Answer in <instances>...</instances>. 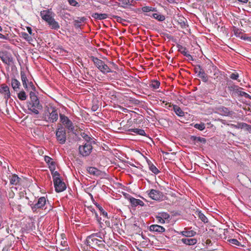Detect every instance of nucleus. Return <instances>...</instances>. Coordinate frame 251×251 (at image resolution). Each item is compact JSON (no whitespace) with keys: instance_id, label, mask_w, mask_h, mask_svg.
<instances>
[{"instance_id":"16","label":"nucleus","mask_w":251,"mask_h":251,"mask_svg":"<svg viewBox=\"0 0 251 251\" xmlns=\"http://www.w3.org/2000/svg\"><path fill=\"white\" fill-rule=\"evenodd\" d=\"M10 183L11 185H17L21 184L22 178L17 175L13 174L9 176Z\"/></svg>"},{"instance_id":"52","label":"nucleus","mask_w":251,"mask_h":251,"mask_svg":"<svg viewBox=\"0 0 251 251\" xmlns=\"http://www.w3.org/2000/svg\"><path fill=\"white\" fill-rule=\"evenodd\" d=\"M156 219L157 220L158 222L160 224H163L165 223V221L163 219H161L160 216L158 214L156 217Z\"/></svg>"},{"instance_id":"54","label":"nucleus","mask_w":251,"mask_h":251,"mask_svg":"<svg viewBox=\"0 0 251 251\" xmlns=\"http://www.w3.org/2000/svg\"><path fill=\"white\" fill-rule=\"evenodd\" d=\"M240 96L244 97L246 98H251L250 96L245 92L243 91V90H242Z\"/></svg>"},{"instance_id":"17","label":"nucleus","mask_w":251,"mask_h":251,"mask_svg":"<svg viewBox=\"0 0 251 251\" xmlns=\"http://www.w3.org/2000/svg\"><path fill=\"white\" fill-rule=\"evenodd\" d=\"M150 230L158 233H163L165 231V229L163 226L158 225H152L150 226Z\"/></svg>"},{"instance_id":"2","label":"nucleus","mask_w":251,"mask_h":251,"mask_svg":"<svg viewBox=\"0 0 251 251\" xmlns=\"http://www.w3.org/2000/svg\"><path fill=\"white\" fill-rule=\"evenodd\" d=\"M51 208L52 207L50 205H49V207L47 206L46 199L44 197L40 198L38 200L37 202L31 206L33 212L36 211L38 209H44L47 211H50Z\"/></svg>"},{"instance_id":"53","label":"nucleus","mask_w":251,"mask_h":251,"mask_svg":"<svg viewBox=\"0 0 251 251\" xmlns=\"http://www.w3.org/2000/svg\"><path fill=\"white\" fill-rule=\"evenodd\" d=\"M69 3L72 6H75L78 4V2L75 0H68Z\"/></svg>"},{"instance_id":"29","label":"nucleus","mask_w":251,"mask_h":251,"mask_svg":"<svg viewBox=\"0 0 251 251\" xmlns=\"http://www.w3.org/2000/svg\"><path fill=\"white\" fill-rule=\"evenodd\" d=\"M180 234L185 237H191L194 236L196 234V232L194 230H187L186 228L180 232Z\"/></svg>"},{"instance_id":"30","label":"nucleus","mask_w":251,"mask_h":251,"mask_svg":"<svg viewBox=\"0 0 251 251\" xmlns=\"http://www.w3.org/2000/svg\"><path fill=\"white\" fill-rule=\"evenodd\" d=\"M91 58L95 66L100 70V68L101 66L103 64L104 62L94 56H91Z\"/></svg>"},{"instance_id":"63","label":"nucleus","mask_w":251,"mask_h":251,"mask_svg":"<svg viewBox=\"0 0 251 251\" xmlns=\"http://www.w3.org/2000/svg\"><path fill=\"white\" fill-rule=\"evenodd\" d=\"M27 30L29 34H32V29L30 27H27Z\"/></svg>"},{"instance_id":"24","label":"nucleus","mask_w":251,"mask_h":251,"mask_svg":"<svg viewBox=\"0 0 251 251\" xmlns=\"http://www.w3.org/2000/svg\"><path fill=\"white\" fill-rule=\"evenodd\" d=\"M21 80L23 83V85L25 89H28V85L27 82H28V79L26 77L25 73L24 71H21Z\"/></svg>"},{"instance_id":"39","label":"nucleus","mask_w":251,"mask_h":251,"mask_svg":"<svg viewBox=\"0 0 251 251\" xmlns=\"http://www.w3.org/2000/svg\"><path fill=\"white\" fill-rule=\"evenodd\" d=\"M158 215L160 216V218L163 219L164 220L166 221L167 220L169 221V219L170 217L169 214H168L166 212H161L158 213Z\"/></svg>"},{"instance_id":"60","label":"nucleus","mask_w":251,"mask_h":251,"mask_svg":"<svg viewBox=\"0 0 251 251\" xmlns=\"http://www.w3.org/2000/svg\"><path fill=\"white\" fill-rule=\"evenodd\" d=\"M96 217H97V221H98V222L99 223L100 226L101 227V224L102 223L101 222V218H99L98 216V214H96Z\"/></svg>"},{"instance_id":"36","label":"nucleus","mask_w":251,"mask_h":251,"mask_svg":"<svg viewBox=\"0 0 251 251\" xmlns=\"http://www.w3.org/2000/svg\"><path fill=\"white\" fill-rule=\"evenodd\" d=\"M99 70L100 72H101L102 73H103V74H106V73H108L112 72V71L111 70V69L104 63L101 66V68H100Z\"/></svg>"},{"instance_id":"46","label":"nucleus","mask_w":251,"mask_h":251,"mask_svg":"<svg viewBox=\"0 0 251 251\" xmlns=\"http://www.w3.org/2000/svg\"><path fill=\"white\" fill-rule=\"evenodd\" d=\"M22 37L26 41L30 42L32 41V38L27 33L25 32L22 33Z\"/></svg>"},{"instance_id":"35","label":"nucleus","mask_w":251,"mask_h":251,"mask_svg":"<svg viewBox=\"0 0 251 251\" xmlns=\"http://www.w3.org/2000/svg\"><path fill=\"white\" fill-rule=\"evenodd\" d=\"M149 16L151 17H152L156 20H157L158 21L162 22L165 20V16L163 15H161L159 13H153L152 15H149Z\"/></svg>"},{"instance_id":"31","label":"nucleus","mask_w":251,"mask_h":251,"mask_svg":"<svg viewBox=\"0 0 251 251\" xmlns=\"http://www.w3.org/2000/svg\"><path fill=\"white\" fill-rule=\"evenodd\" d=\"M121 2V7L124 8H127L128 6L133 5L135 0H119Z\"/></svg>"},{"instance_id":"20","label":"nucleus","mask_w":251,"mask_h":251,"mask_svg":"<svg viewBox=\"0 0 251 251\" xmlns=\"http://www.w3.org/2000/svg\"><path fill=\"white\" fill-rule=\"evenodd\" d=\"M233 126L234 127H235L236 128H242V129L244 128L247 131H248L250 132H251V126L248 125L246 123H238L237 125H234Z\"/></svg>"},{"instance_id":"14","label":"nucleus","mask_w":251,"mask_h":251,"mask_svg":"<svg viewBox=\"0 0 251 251\" xmlns=\"http://www.w3.org/2000/svg\"><path fill=\"white\" fill-rule=\"evenodd\" d=\"M149 195L152 200L156 201L160 200L162 197V193L154 189H151L149 193Z\"/></svg>"},{"instance_id":"10","label":"nucleus","mask_w":251,"mask_h":251,"mask_svg":"<svg viewBox=\"0 0 251 251\" xmlns=\"http://www.w3.org/2000/svg\"><path fill=\"white\" fill-rule=\"evenodd\" d=\"M0 93L6 100H8L10 98L11 94L9 88L5 84H2L0 86Z\"/></svg>"},{"instance_id":"42","label":"nucleus","mask_w":251,"mask_h":251,"mask_svg":"<svg viewBox=\"0 0 251 251\" xmlns=\"http://www.w3.org/2000/svg\"><path fill=\"white\" fill-rule=\"evenodd\" d=\"M198 76L200 77L205 82H207L208 80V76L204 72L201 74H198Z\"/></svg>"},{"instance_id":"64","label":"nucleus","mask_w":251,"mask_h":251,"mask_svg":"<svg viewBox=\"0 0 251 251\" xmlns=\"http://www.w3.org/2000/svg\"><path fill=\"white\" fill-rule=\"evenodd\" d=\"M5 112H2L3 114L5 115L9 116L10 115L9 111H4Z\"/></svg>"},{"instance_id":"28","label":"nucleus","mask_w":251,"mask_h":251,"mask_svg":"<svg viewBox=\"0 0 251 251\" xmlns=\"http://www.w3.org/2000/svg\"><path fill=\"white\" fill-rule=\"evenodd\" d=\"M86 19L84 17H78L74 21V25L75 28H79L82 25Z\"/></svg>"},{"instance_id":"15","label":"nucleus","mask_w":251,"mask_h":251,"mask_svg":"<svg viewBox=\"0 0 251 251\" xmlns=\"http://www.w3.org/2000/svg\"><path fill=\"white\" fill-rule=\"evenodd\" d=\"M52 13L49 10H45L41 11L40 16L42 18L48 23L53 17L51 16Z\"/></svg>"},{"instance_id":"48","label":"nucleus","mask_w":251,"mask_h":251,"mask_svg":"<svg viewBox=\"0 0 251 251\" xmlns=\"http://www.w3.org/2000/svg\"><path fill=\"white\" fill-rule=\"evenodd\" d=\"M194 127L200 130H203L205 128V125L203 123L196 124L194 125Z\"/></svg>"},{"instance_id":"22","label":"nucleus","mask_w":251,"mask_h":251,"mask_svg":"<svg viewBox=\"0 0 251 251\" xmlns=\"http://www.w3.org/2000/svg\"><path fill=\"white\" fill-rule=\"evenodd\" d=\"M47 23L51 29L57 30L60 28V25L58 23L56 22L53 18H52Z\"/></svg>"},{"instance_id":"34","label":"nucleus","mask_w":251,"mask_h":251,"mask_svg":"<svg viewBox=\"0 0 251 251\" xmlns=\"http://www.w3.org/2000/svg\"><path fill=\"white\" fill-rule=\"evenodd\" d=\"M177 22L178 24L182 28H186L188 26L187 24V20L184 17L179 18V19L177 20Z\"/></svg>"},{"instance_id":"9","label":"nucleus","mask_w":251,"mask_h":251,"mask_svg":"<svg viewBox=\"0 0 251 251\" xmlns=\"http://www.w3.org/2000/svg\"><path fill=\"white\" fill-rule=\"evenodd\" d=\"M44 118L47 121L54 122L58 119V114L56 111H52L51 113H50L49 111H47Z\"/></svg>"},{"instance_id":"41","label":"nucleus","mask_w":251,"mask_h":251,"mask_svg":"<svg viewBox=\"0 0 251 251\" xmlns=\"http://www.w3.org/2000/svg\"><path fill=\"white\" fill-rule=\"evenodd\" d=\"M96 205L100 211L101 215H102L104 217L108 218L107 213L103 210L102 207L99 204H96Z\"/></svg>"},{"instance_id":"49","label":"nucleus","mask_w":251,"mask_h":251,"mask_svg":"<svg viewBox=\"0 0 251 251\" xmlns=\"http://www.w3.org/2000/svg\"><path fill=\"white\" fill-rule=\"evenodd\" d=\"M53 171L54 170L52 171V175L53 179V182H55V180L60 179V178L59 177V174L57 171L53 172Z\"/></svg>"},{"instance_id":"32","label":"nucleus","mask_w":251,"mask_h":251,"mask_svg":"<svg viewBox=\"0 0 251 251\" xmlns=\"http://www.w3.org/2000/svg\"><path fill=\"white\" fill-rule=\"evenodd\" d=\"M92 17L97 20H101L106 19L107 15L106 14L95 13L92 15Z\"/></svg>"},{"instance_id":"19","label":"nucleus","mask_w":251,"mask_h":251,"mask_svg":"<svg viewBox=\"0 0 251 251\" xmlns=\"http://www.w3.org/2000/svg\"><path fill=\"white\" fill-rule=\"evenodd\" d=\"M45 161L49 165L50 169L51 171L55 170V163L53 161L51 158L48 156H45Z\"/></svg>"},{"instance_id":"61","label":"nucleus","mask_w":251,"mask_h":251,"mask_svg":"<svg viewBox=\"0 0 251 251\" xmlns=\"http://www.w3.org/2000/svg\"><path fill=\"white\" fill-rule=\"evenodd\" d=\"M204 72V71L203 69L200 66V68H199V74H201V73H203Z\"/></svg>"},{"instance_id":"21","label":"nucleus","mask_w":251,"mask_h":251,"mask_svg":"<svg viewBox=\"0 0 251 251\" xmlns=\"http://www.w3.org/2000/svg\"><path fill=\"white\" fill-rule=\"evenodd\" d=\"M21 86L20 82L16 78L11 79V86L14 91L17 92L20 89Z\"/></svg>"},{"instance_id":"11","label":"nucleus","mask_w":251,"mask_h":251,"mask_svg":"<svg viewBox=\"0 0 251 251\" xmlns=\"http://www.w3.org/2000/svg\"><path fill=\"white\" fill-rule=\"evenodd\" d=\"M53 182L55 191L57 192H61L66 189V184L61 180V179L55 180V182Z\"/></svg>"},{"instance_id":"47","label":"nucleus","mask_w":251,"mask_h":251,"mask_svg":"<svg viewBox=\"0 0 251 251\" xmlns=\"http://www.w3.org/2000/svg\"><path fill=\"white\" fill-rule=\"evenodd\" d=\"M142 11L144 12H148L150 11H154L155 9L151 6H144L142 7Z\"/></svg>"},{"instance_id":"44","label":"nucleus","mask_w":251,"mask_h":251,"mask_svg":"<svg viewBox=\"0 0 251 251\" xmlns=\"http://www.w3.org/2000/svg\"><path fill=\"white\" fill-rule=\"evenodd\" d=\"M198 216L200 218V219L203 222H204V223H207L208 222V219L207 218L205 217V216L202 213H201V211H199L198 212Z\"/></svg>"},{"instance_id":"25","label":"nucleus","mask_w":251,"mask_h":251,"mask_svg":"<svg viewBox=\"0 0 251 251\" xmlns=\"http://www.w3.org/2000/svg\"><path fill=\"white\" fill-rule=\"evenodd\" d=\"M87 171L90 175H92L95 176H100L101 174V171L96 168L90 167L87 168Z\"/></svg>"},{"instance_id":"3","label":"nucleus","mask_w":251,"mask_h":251,"mask_svg":"<svg viewBox=\"0 0 251 251\" xmlns=\"http://www.w3.org/2000/svg\"><path fill=\"white\" fill-rule=\"evenodd\" d=\"M24 197H19L16 198L11 197L9 199V204L11 207L13 209L14 208H17L19 210H20L21 206L24 204ZM27 198L25 197V199Z\"/></svg>"},{"instance_id":"43","label":"nucleus","mask_w":251,"mask_h":251,"mask_svg":"<svg viewBox=\"0 0 251 251\" xmlns=\"http://www.w3.org/2000/svg\"><path fill=\"white\" fill-rule=\"evenodd\" d=\"M192 138L196 142H201L203 144H205L206 143V139L202 137L193 136Z\"/></svg>"},{"instance_id":"58","label":"nucleus","mask_w":251,"mask_h":251,"mask_svg":"<svg viewBox=\"0 0 251 251\" xmlns=\"http://www.w3.org/2000/svg\"><path fill=\"white\" fill-rule=\"evenodd\" d=\"M113 17L115 18V19H116L117 21L118 22L121 23L122 21L123 20V19L121 18L120 17L117 16H113Z\"/></svg>"},{"instance_id":"23","label":"nucleus","mask_w":251,"mask_h":251,"mask_svg":"<svg viewBox=\"0 0 251 251\" xmlns=\"http://www.w3.org/2000/svg\"><path fill=\"white\" fill-rule=\"evenodd\" d=\"M160 82L159 81L156 79L151 80L149 83V87L153 90H155L159 88Z\"/></svg>"},{"instance_id":"37","label":"nucleus","mask_w":251,"mask_h":251,"mask_svg":"<svg viewBox=\"0 0 251 251\" xmlns=\"http://www.w3.org/2000/svg\"><path fill=\"white\" fill-rule=\"evenodd\" d=\"M150 170L156 175L159 173L158 169L151 162H148Z\"/></svg>"},{"instance_id":"38","label":"nucleus","mask_w":251,"mask_h":251,"mask_svg":"<svg viewBox=\"0 0 251 251\" xmlns=\"http://www.w3.org/2000/svg\"><path fill=\"white\" fill-rule=\"evenodd\" d=\"M18 98L21 100H25L27 99V95L25 92L22 90L18 93Z\"/></svg>"},{"instance_id":"51","label":"nucleus","mask_w":251,"mask_h":251,"mask_svg":"<svg viewBox=\"0 0 251 251\" xmlns=\"http://www.w3.org/2000/svg\"><path fill=\"white\" fill-rule=\"evenodd\" d=\"M228 241L230 243L235 245L239 246L240 245L239 242L236 239H231Z\"/></svg>"},{"instance_id":"59","label":"nucleus","mask_w":251,"mask_h":251,"mask_svg":"<svg viewBox=\"0 0 251 251\" xmlns=\"http://www.w3.org/2000/svg\"><path fill=\"white\" fill-rule=\"evenodd\" d=\"M90 236H94V237H95L96 238L99 237L101 240H102V238L100 236V234L99 233H93V234H91Z\"/></svg>"},{"instance_id":"50","label":"nucleus","mask_w":251,"mask_h":251,"mask_svg":"<svg viewBox=\"0 0 251 251\" xmlns=\"http://www.w3.org/2000/svg\"><path fill=\"white\" fill-rule=\"evenodd\" d=\"M229 77L233 80H237L239 77V74L237 73H232L230 74Z\"/></svg>"},{"instance_id":"56","label":"nucleus","mask_w":251,"mask_h":251,"mask_svg":"<svg viewBox=\"0 0 251 251\" xmlns=\"http://www.w3.org/2000/svg\"><path fill=\"white\" fill-rule=\"evenodd\" d=\"M233 31H234V34L236 36H239V34L241 33V31L238 28H234L233 29Z\"/></svg>"},{"instance_id":"1","label":"nucleus","mask_w":251,"mask_h":251,"mask_svg":"<svg viewBox=\"0 0 251 251\" xmlns=\"http://www.w3.org/2000/svg\"><path fill=\"white\" fill-rule=\"evenodd\" d=\"M104 241L101 239H98L94 236H89L86 239V243L88 246L93 248L102 249L104 247Z\"/></svg>"},{"instance_id":"4","label":"nucleus","mask_w":251,"mask_h":251,"mask_svg":"<svg viewBox=\"0 0 251 251\" xmlns=\"http://www.w3.org/2000/svg\"><path fill=\"white\" fill-rule=\"evenodd\" d=\"M92 150V146L90 143H86L79 147V152L82 156H88L91 153Z\"/></svg>"},{"instance_id":"5","label":"nucleus","mask_w":251,"mask_h":251,"mask_svg":"<svg viewBox=\"0 0 251 251\" xmlns=\"http://www.w3.org/2000/svg\"><path fill=\"white\" fill-rule=\"evenodd\" d=\"M56 136L60 144H63L66 140V131L62 126L58 128L56 131Z\"/></svg>"},{"instance_id":"18","label":"nucleus","mask_w":251,"mask_h":251,"mask_svg":"<svg viewBox=\"0 0 251 251\" xmlns=\"http://www.w3.org/2000/svg\"><path fill=\"white\" fill-rule=\"evenodd\" d=\"M129 201L132 206H137V205L143 206L144 205V203L143 201L133 197L129 198Z\"/></svg>"},{"instance_id":"13","label":"nucleus","mask_w":251,"mask_h":251,"mask_svg":"<svg viewBox=\"0 0 251 251\" xmlns=\"http://www.w3.org/2000/svg\"><path fill=\"white\" fill-rule=\"evenodd\" d=\"M228 88L231 95L235 97L240 96L242 90H243L242 88L240 87L237 85L228 86Z\"/></svg>"},{"instance_id":"6","label":"nucleus","mask_w":251,"mask_h":251,"mask_svg":"<svg viewBox=\"0 0 251 251\" xmlns=\"http://www.w3.org/2000/svg\"><path fill=\"white\" fill-rule=\"evenodd\" d=\"M0 58L4 63L8 65L13 62L12 55L7 51H0Z\"/></svg>"},{"instance_id":"12","label":"nucleus","mask_w":251,"mask_h":251,"mask_svg":"<svg viewBox=\"0 0 251 251\" xmlns=\"http://www.w3.org/2000/svg\"><path fill=\"white\" fill-rule=\"evenodd\" d=\"M228 88L231 95L235 97L240 96L242 90H243L242 88L240 87L237 85L228 86Z\"/></svg>"},{"instance_id":"57","label":"nucleus","mask_w":251,"mask_h":251,"mask_svg":"<svg viewBox=\"0 0 251 251\" xmlns=\"http://www.w3.org/2000/svg\"><path fill=\"white\" fill-rule=\"evenodd\" d=\"M199 68H200V65H196L195 68H194V71L196 73L199 74Z\"/></svg>"},{"instance_id":"26","label":"nucleus","mask_w":251,"mask_h":251,"mask_svg":"<svg viewBox=\"0 0 251 251\" xmlns=\"http://www.w3.org/2000/svg\"><path fill=\"white\" fill-rule=\"evenodd\" d=\"M181 241L185 245L191 246L195 245L197 242V240L195 238H182Z\"/></svg>"},{"instance_id":"45","label":"nucleus","mask_w":251,"mask_h":251,"mask_svg":"<svg viewBox=\"0 0 251 251\" xmlns=\"http://www.w3.org/2000/svg\"><path fill=\"white\" fill-rule=\"evenodd\" d=\"M28 85V89H25L26 91H36V88L34 86L33 82H27Z\"/></svg>"},{"instance_id":"7","label":"nucleus","mask_w":251,"mask_h":251,"mask_svg":"<svg viewBox=\"0 0 251 251\" xmlns=\"http://www.w3.org/2000/svg\"><path fill=\"white\" fill-rule=\"evenodd\" d=\"M35 92V91H31L29 93L32 106L33 107V110H35V108L39 109L41 107V106L40 104L39 100L36 95Z\"/></svg>"},{"instance_id":"8","label":"nucleus","mask_w":251,"mask_h":251,"mask_svg":"<svg viewBox=\"0 0 251 251\" xmlns=\"http://www.w3.org/2000/svg\"><path fill=\"white\" fill-rule=\"evenodd\" d=\"M60 120L62 123L65 126V127L71 131L74 129V126L72 122L68 119V118L61 114H60Z\"/></svg>"},{"instance_id":"55","label":"nucleus","mask_w":251,"mask_h":251,"mask_svg":"<svg viewBox=\"0 0 251 251\" xmlns=\"http://www.w3.org/2000/svg\"><path fill=\"white\" fill-rule=\"evenodd\" d=\"M84 135L83 136V137L84 138V139H85V141H87L86 143H90L91 142H90L91 140H92V139L90 138V137H89L88 135H86V134H85L84 133L83 134Z\"/></svg>"},{"instance_id":"27","label":"nucleus","mask_w":251,"mask_h":251,"mask_svg":"<svg viewBox=\"0 0 251 251\" xmlns=\"http://www.w3.org/2000/svg\"><path fill=\"white\" fill-rule=\"evenodd\" d=\"M177 48H178V50L183 55H184V56L188 57L189 58H190L191 60H193V57L192 56L188 53L187 51H186V48H184L183 47H182V46L181 45H178L177 46Z\"/></svg>"},{"instance_id":"40","label":"nucleus","mask_w":251,"mask_h":251,"mask_svg":"<svg viewBox=\"0 0 251 251\" xmlns=\"http://www.w3.org/2000/svg\"><path fill=\"white\" fill-rule=\"evenodd\" d=\"M175 113L180 118L179 120H182L183 118L187 115V113H185L183 111H175Z\"/></svg>"},{"instance_id":"33","label":"nucleus","mask_w":251,"mask_h":251,"mask_svg":"<svg viewBox=\"0 0 251 251\" xmlns=\"http://www.w3.org/2000/svg\"><path fill=\"white\" fill-rule=\"evenodd\" d=\"M129 131H132L137 134L143 136H146L145 131L142 129L138 128H130L128 130Z\"/></svg>"},{"instance_id":"62","label":"nucleus","mask_w":251,"mask_h":251,"mask_svg":"<svg viewBox=\"0 0 251 251\" xmlns=\"http://www.w3.org/2000/svg\"><path fill=\"white\" fill-rule=\"evenodd\" d=\"M0 38L5 39V40L7 39V37H6L5 35H4L1 33H0Z\"/></svg>"}]
</instances>
